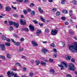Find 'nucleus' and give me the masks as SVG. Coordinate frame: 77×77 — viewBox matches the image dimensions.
I'll return each instance as SVG.
<instances>
[{
	"label": "nucleus",
	"instance_id": "27",
	"mask_svg": "<svg viewBox=\"0 0 77 77\" xmlns=\"http://www.w3.org/2000/svg\"><path fill=\"white\" fill-rule=\"evenodd\" d=\"M2 39L3 40H6V37L5 36V35H3L2 36Z\"/></svg>",
	"mask_w": 77,
	"mask_h": 77
},
{
	"label": "nucleus",
	"instance_id": "39",
	"mask_svg": "<svg viewBox=\"0 0 77 77\" xmlns=\"http://www.w3.org/2000/svg\"><path fill=\"white\" fill-rule=\"evenodd\" d=\"M49 61L51 62H53V59H51V58H50L49 59Z\"/></svg>",
	"mask_w": 77,
	"mask_h": 77
},
{
	"label": "nucleus",
	"instance_id": "9",
	"mask_svg": "<svg viewBox=\"0 0 77 77\" xmlns=\"http://www.w3.org/2000/svg\"><path fill=\"white\" fill-rule=\"evenodd\" d=\"M57 33V30H54V31L52 30L51 32V33L53 35H56Z\"/></svg>",
	"mask_w": 77,
	"mask_h": 77
},
{
	"label": "nucleus",
	"instance_id": "50",
	"mask_svg": "<svg viewBox=\"0 0 77 77\" xmlns=\"http://www.w3.org/2000/svg\"><path fill=\"white\" fill-rule=\"evenodd\" d=\"M17 2H21L23 1V0H16Z\"/></svg>",
	"mask_w": 77,
	"mask_h": 77
},
{
	"label": "nucleus",
	"instance_id": "25",
	"mask_svg": "<svg viewBox=\"0 0 77 77\" xmlns=\"http://www.w3.org/2000/svg\"><path fill=\"white\" fill-rule=\"evenodd\" d=\"M23 31H26V32H28L29 31V29L27 28H23Z\"/></svg>",
	"mask_w": 77,
	"mask_h": 77
},
{
	"label": "nucleus",
	"instance_id": "32",
	"mask_svg": "<svg viewBox=\"0 0 77 77\" xmlns=\"http://www.w3.org/2000/svg\"><path fill=\"white\" fill-rule=\"evenodd\" d=\"M61 3L62 4H65V0H62Z\"/></svg>",
	"mask_w": 77,
	"mask_h": 77
},
{
	"label": "nucleus",
	"instance_id": "10",
	"mask_svg": "<svg viewBox=\"0 0 77 77\" xmlns=\"http://www.w3.org/2000/svg\"><path fill=\"white\" fill-rule=\"evenodd\" d=\"M41 33H42V31H41V30L38 29L37 31L36 35L37 36H39V35Z\"/></svg>",
	"mask_w": 77,
	"mask_h": 77
},
{
	"label": "nucleus",
	"instance_id": "40",
	"mask_svg": "<svg viewBox=\"0 0 77 77\" xmlns=\"http://www.w3.org/2000/svg\"><path fill=\"white\" fill-rule=\"evenodd\" d=\"M45 32H46V33H48V32H49V29H47L45 30Z\"/></svg>",
	"mask_w": 77,
	"mask_h": 77
},
{
	"label": "nucleus",
	"instance_id": "57",
	"mask_svg": "<svg viewBox=\"0 0 77 77\" xmlns=\"http://www.w3.org/2000/svg\"><path fill=\"white\" fill-rule=\"evenodd\" d=\"M11 40L12 42H13V43H15V42H16L15 41H14V39H11Z\"/></svg>",
	"mask_w": 77,
	"mask_h": 77
},
{
	"label": "nucleus",
	"instance_id": "36",
	"mask_svg": "<svg viewBox=\"0 0 77 77\" xmlns=\"http://www.w3.org/2000/svg\"><path fill=\"white\" fill-rule=\"evenodd\" d=\"M50 46L52 47H54V43H52L50 45Z\"/></svg>",
	"mask_w": 77,
	"mask_h": 77
},
{
	"label": "nucleus",
	"instance_id": "6",
	"mask_svg": "<svg viewBox=\"0 0 77 77\" xmlns=\"http://www.w3.org/2000/svg\"><path fill=\"white\" fill-rule=\"evenodd\" d=\"M20 22L21 24H22L23 25H25V24H26V22L25 20H24L23 19H20Z\"/></svg>",
	"mask_w": 77,
	"mask_h": 77
},
{
	"label": "nucleus",
	"instance_id": "52",
	"mask_svg": "<svg viewBox=\"0 0 77 77\" xmlns=\"http://www.w3.org/2000/svg\"><path fill=\"white\" fill-rule=\"evenodd\" d=\"M12 70L13 71H17L18 70V69H12Z\"/></svg>",
	"mask_w": 77,
	"mask_h": 77
},
{
	"label": "nucleus",
	"instance_id": "4",
	"mask_svg": "<svg viewBox=\"0 0 77 77\" xmlns=\"http://www.w3.org/2000/svg\"><path fill=\"white\" fill-rule=\"evenodd\" d=\"M69 69L71 71H75V66L72 63H70L69 65Z\"/></svg>",
	"mask_w": 77,
	"mask_h": 77
},
{
	"label": "nucleus",
	"instance_id": "23",
	"mask_svg": "<svg viewBox=\"0 0 77 77\" xmlns=\"http://www.w3.org/2000/svg\"><path fill=\"white\" fill-rule=\"evenodd\" d=\"M35 11H32L31 12V15H35Z\"/></svg>",
	"mask_w": 77,
	"mask_h": 77
},
{
	"label": "nucleus",
	"instance_id": "49",
	"mask_svg": "<svg viewBox=\"0 0 77 77\" xmlns=\"http://www.w3.org/2000/svg\"><path fill=\"white\" fill-rule=\"evenodd\" d=\"M16 65H18L19 66H21V64H20V63H16Z\"/></svg>",
	"mask_w": 77,
	"mask_h": 77
},
{
	"label": "nucleus",
	"instance_id": "11",
	"mask_svg": "<svg viewBox=\"0 0 77 77\" xmlns=\"http://www.w3.org/2000/svg\"><path fill=\"white\" fill-rule=\"evenodd\" d=\"M65 57L67 60H70L71 58V56L69 55H66Z\"/></svg>",
	"mask_w": 77,
	"mask_h": 77
},
{
	"label": "nucleus",
	"instance_id": "26",
	"mask_svg": "<svg viewBox=\"0 0 77 77\" xmlns=\"http://www.w3.org/2000/svg\"><path fill=\"white\" fill-rule=\"evenodd\" d=\"M40 63V61L39 60H36V65H38Z\"/></svg>",
	"mask_w": 77,
	"mask_h": 77
},
{
	"label": "nucleus",
	"instance_id": "24",
	"mask_svg": "<svg viewBox=\"0 0 77 77\" xmlns=\"http://www.w3.org/2000/svg\"><path fill=\"white\" fill-rule=\"evenodd\" d=\"M0 58L1 59H4V60H5V56H4L0 55Z\"/></svg>",
	"mask_w": 77,
	"mask_h": 77
},
{
	"label": "nucleus",
	"instance_id": "42",
	"mask_svg": "<svg viewBox=\"0 0 77 77\" xmlns=\"http://www.w3.org/2000/svg\"><path fill=\"white\" fill-rule=\"evenodd\" d=\"M71 61L72 62H75V60L74 58H72L71 59Z\"/></svg>",
	"mask_w": 77,
	"mask_h": 77
},
{
	"label": "nucleus",
	"instance_id": "28",
	"mask_svg": "<svg viewBox=\"0 0 77 77\" xmlns=\"http://www.w3.org/2000/svg\"><path fill=\"white\" fill-rule=\"evenodd\" d=\"M15 45H17V46H19L20 45V43H19L18 42H16L15 43Z\"/></svg>",
	"mask_w": 77,
	"mask_h": 77
},
{
	"label": "nucleus",
	"instance_id": "21",
	"mask_svg": "<svg viewBox=\"0 0 77 77\" xmlns=\"http://www.w3.org/2000/svg\"><path fill=\"white\" fill-rule=\"evenodd\" d=\"M62 12L63 14H67L68 11L66 10H63L62 11Z\"/></svg>",
	"mask_w": 77,
	"mask_h": 77
},
{
	"label": "nucleus",
	"instance_id": "16",
	"mask_svg": "<svg viewBox=\"0 0 77 77\" xmlns=\"http://www.w3.org/2000/svg\"><path fill=\"white\" fill-rule=\"evenodd\" d=\"M41 63L42 64V65L44 66H46V63L44 62V61H41Z\"/></svg>",
	"mask_w": 77,
	"mask_h": 77
},
{
	"label": "nucleus",
	"instance_id": "2",
	"mask_svg": "<svg viewBox=\"0 0 77 77\" xmlns=\"http://www.w3.org/2000/svg\"><path fill=\"white\" fill-rule=\"evenodd\" d=\"M9 23L10 26L14 24V27L16 28H18V27H19V23L17 22H13L11 21H9Z\"/></svg>",
	"mask_w": 77,
	"mask_h": 77
},
{
	"label": "nucleus",
	"instance_id": "62",
	"mask_svg": "<svg viewBox=\"0 0 77 77\" xmlns=\"http://www.w3.org/2000/svg\"><path fill=\"white\" fill-rule=\"evenodd\" d=\"M26 68H23V70L24 71H26Z\"/></svg>",
	"mask_w": 77,
	"mask_h": 77
},
{
	"label": "nucleus",
	"instance_id": "35",
	"mask_svg": "<svg viewBox=\"0 0 77 77\" xmlns=\"http://www.w3.org/2000/svg\"><path fill=\"white\" fill-rule=\"evenodd\" d=\"M53 57L54 58H56L57 57V54H55L53 55Z\"/></svg>",
	"mask_w": 77,
	"mask_h": 77
},
{
	"label": "nucleus",
	"instance_id": "58",
	"mask_svg": "<svg viewBox=\"0 0 77 77\" xmlns=\"http://www.w3.org/2000/svg\"><path fill=\"white\" fill-rule=\"evenodd\" d=\"M26 57L25 56H24L23 55L22 56V57L21 58H23V59H26Z\"/></svg>",
	"mask_w": 77,
	"mask_h": 77
},
{
	"label": "nucleus",
	"instance_id": "64",
	"mask_svg": "<svg viewBox=\"0 0 77 77\" xmlns=\"http://www.w3.org/2000/svg\"><path fill=\"white\" fill-rule=\"evenodd\" d=\"M20 51H23V50H24L23 48H20Z\"/></svg>",
	"mask_w": 77,
	"mask_h": 77
},
{
	"label": "nucleus",
	"instance_id": "37",
	"mask_svg": "<svg viewBox=\"0 0 77 77\" xmlns=\"http://www.w3.org/2000/svg\"><path fill=\"white\" fill-rule=\"evenodd\" d=\"M34 4L32 3H31L30 4V7H33L34 6Z\"/></svg>",
	"mask_w": 77,
	"mask_h": 77
},
{
	"label": "nucleus",
	"instance_id": "61",
	"mask_svg": "<svg viewBox=\"0 0 77 77\" xmlns=\"http://www.w3.org/2000/svg\"><path fill=\"white\" fill-rule=\"evenodd\" d=\"M65 23L66 25H68V24H69L68 22H65Z\"/></svg>",
	"mask_w": 77,
	"mask_h": 77
},
{
	"label": "nucleus",
	"instance_id": "53",
	"mask_svg": "<svg viewBox=\"0 0 77 77\" xmlns=\"http://www.w3.org/2000/svg\"><path fill=\"white\" fill-rule=\"evenodd\" d=\"M38 24L41 26H44V24H43V23H38Z\"/></svg>",
	"mask_w": 77,
	"mask_h": 77
},
{
	"label": "nucleus",
	"instance_id": "5",
	"mask_svg": "<svg viewBox=\"0 0 77 77\" xmlns=\"http://www.w3.org/2000/svg\"><path fill=\"white\" fill-rule=\"evenodd\" d=\"M7 74L9 77H11V75L12 76H14L15 74L14 72H12L11 73V71H8Z\"/></svg>",
	"mask_w": 77,
	"mask_h": 77
},
{
	"label": "nucleus",
	"instance_id": "29",
	"mask_svg": "<svg viewBox=\"0 0 77 77\" xmlns=\"http://www.w3.org/2000/svg\"><path fill=\"white\" fill-rule=\"evenodd\" d=\"M60 12L59 11H57V12L56 13V15L57 16H58L59 15H60Z\"/></svg>",
	"mask_w": 77,
	"mask_h": 77
},
{
	"label": "nucleus",
	"instance_id": "43",
	"mask_svg": "<svg viewBox=\"0 0 77 77\" xmlns=\"http://www.w3.org/2000/svg\"><path fill=\"white\" fill-rule=\"evenodd\" d=\"M11 7L13 9H14V10H17V8L16 7H14V6H12Z\"/></svg>",
	"mask_w": 77,
	"mask_h": 77
},
{
	"label": "nucleus",
	"instance_id": "63",
	"mask_svg": "<svg viewBox=\"0 0 77 77\" xmlns=\"http://www.w3.org/2000/svg\"><path fill=\"white\" fill-rule=\"evenodd\" d=\"M38 10L39 11H40L42 9H41V7H38Z\"/></svg>",
	"mask_w": 77,
	"mask_h": 77
},
{
	"label": "nucleus",
	"instance_id": "1",
	"mask_svg": "<svg viewBox=\"0 0 77 77\" xmlns=\"http://www.w3.org/2000/svg\"><path fill=\"white\" fill-rule=\"evenodd\" d=\"M69 49L70 51L72 52L77 51V43H74L73 45H69Z\"/></svg>",
	"mask_w": 77,
	"mask_h": 77
},
{
	"label": "nucleus",
	"instance_id": "33",
	"mask_svg": "<svg viewBox=\"0 0 77 77\" xmlns=\"http://www.w3.org/2000/svg\"><path fill=\"white\" fill-rule=\"evenodd\" d=\"M69 33L70 35H73L74 34V33L72 31H69Z\"/></svg>",
	"mask_w": 77,
	"mask_h": 77
},
{
	"label": "nucleus",
	"instance_id": "19",
	"mask_svg": "<svg viewBox=\"0 0 77 77\" xmlns=\"http://www.w3.org/2000/svg\"><path fill=\"white\" fill-rule=\"evenodd\" d=\"M7 57L8 59H11L12 57L11 56V54H8L7 55Z\"/></svg>",
	"mask_w": 77,
	"mask_h": 77
},
{
	"label": "nucleus",
	"instance_id": "59",
	"mask_svg": "<svg viewBox=\"0 0 77 77\" xmlns=\"http://www.w3.org/2000/svg\"><path fill=\"white\" fill-rule=\"evenodd\" d=\"M39 11L40 13H43V12H44V11H43V10L42 9Z\"/></svg>",
	"mask_w": 77,
	"mask_h": 77
},
{
	"label": "nucleus",
	"instance_id": "14",
	"mask_svg": "<svg viewBox=\"0 0 77 77\" xmlns=\"http://www.w3.org/2000/svg\"><path fill=\"white\" fill-rule=\"evenodd\" d=\"M69 15L70 17H71V18H73V19H75V18H76L75 17V16L74 14H70Z\"/></svg>",
	"mask_w": 77,
	"mask_h": 77
},
{
	"label": "nucleus",
	"instance_id": "47",
	"mask_svg": "<svg viewBox=\"0 0 77 77\" xmlns=\"http://www.w3.org/2000/svg\"><path fill=\"white\" fill-rule=\"evenodd\" d=\"M53 51L55 53H56V52H57V50L55 48H54L53 49Z\"/></svg>",
	"mask_w": 77,
	"mask_h": 77
},
{
	"label": "nucleus",
	"instance_id": "38",
	"mask_svg": "<svg viewBox=\"0 0 77 77\" xmlns=\"http://www.w3.org/2000/svg\"><path fill=\"white\" fill-rule=\"evenodd\" d=\"M9 30L10 31H12V30H13V27H12V26H10V27Z\"/></svg>",
	"mask_w": 77,
	"mask_h": 77
},
{
	"label": "nucleus",
	"instance_id": "20",
	"mask_svg": "<svg viewBox=\"0 0 77 77\" xmlns=\"http://www.w3.org/2000/svg\"><path fill=\"white\" fill-rule=\"evenodd\" d=\"M40 19L41 21H42L43 22H45V20L44 19V18H42V16H41L40 17Z\"/></svg>",
	"mask_w": 77,
	"mask_h": 77
},
{
	"label": "nucleus",
	"instance_id": "12",
	"mask_svg": "<svg viewBox=\"0 0 77 77\" xmlns=\"http://www.w3.org/2000/svg\"><path fill=\"white\" fill-rule=\"evenodd\" d=\"M32 45H33L34 46L36 47L38 46V43H36V42H35V41H32Z\"/></svg>",
	"mask_w": 77,
	"mask_h": 77
},
{
	"label": "nucleus",
	"instance_id": "31",
	"mask_svg": "<svg viewBox=\"0 0 77 77\" xmlns=\"http://www.w3.org/2000/svg\"><path fill=\"white\" fill-rule=\"evenodd\" d=\"M33 22L35 24H37V23H38V22L36 21V20H33Z\"/></svg>",
	"mask_w": 77,
	"mask_h": 77
},
{
	"label": "nucleus",
	"instance_id": "34",
	"mask_svg": "<svg viewBox=\"0 0 77 77\" xmlns=\"http://www.w3.org/2000/svg\"><path fill=\"white\" fill-rule=\"evenodd\" d=\"M57 10L56 8H53L52 9V12H54L55 11H56Z\"/></svg>",
	"mask_w": 77,
	"mask_h": 77
},
{
	"label": "nucleus",
	"instance_id": "44",
	"mask_svg": "<svg viewBox=\"0 0 77 77\" xmlns=\"http://www.w3.org/2000/svg\"><path fill=\"white\" fill-rule=\"evenodd\" d=\"M61 19L62 20H65V19H66V18L65 17H61Z\"/></svg>",
	"mask_w": 77,
	"mask_h": 77
},
{
	"label": "nucleus",
	"instance_id": "7",
	"mask_svg": "<svg viewBox=\"0 0 77 77\" xmlns=\"http://www.w3.org/2000/svg\"><path fill=\"white\" fill-rule=\"evenodd\" d=\"M0 48L2 50V51H4L5 50L6 48H5V46L4 44H2L0 45Z\"/></svg>",
	"mask_w": 77,
	"mask_h": 77
},
{
	"label": "nucleus",
	"instance_id": "54",
	"mask_svg": "<svg viewBox=\"0 0 77 77\" xmlns=\"http://www.w3.org/2000/svg\"><path fill=\"white\" fill-rule=\"evenodd\" d=\"M14 37H15V38H17L18 36V35L17 34H15L14 35Z\"/></svg>",
	"mask_w": 77,
	"mask_h": 77
},
{
	"label": "nucleus",
	"instance_id": "8",
	"mask_svg": "<svg viewBox=\"0 0 77 77\" xmlns=\"http://www.w3.org/2000/svg\"><path fill=\"white\" fill-rule=\"evenodd\" d=\"M31 32L32 31H34L35 30V28L34 26H33L32 25H30L29 26Z\"/></svg>",
	"mask_w": 77,
	"mask_h": 77
},
{
	"label": "nucleus",
	"instance_id": "46",
	"mask_svg": "<svg viewBox=\"0 0 77 77\" xmlns=\"http://www.w3.org/2000/svg\"><path fill=\"white\" fill-rule=\"evenodd\" d=\"M30 62L32 64H33V63H34V60H32L30 61Z\"/></svg>",
	"mask_w": 77,
	"mask_h": 77
},
{
	"label": "nucleus",
	"instance_id": "45",
	"mask_svg": "<svg viewBox=\"0 0 77 77\" xmlns=\"http://www.w3.org/2000/svg\"><path fill=\"white\" fill-rule=\"evenodd\" d=\"M24 41V39L23 38H22L20 39V41L23 42V41Z\"/></svg>",
	"mask_w": 77,
	"mask_h": 77
},
{
	"label": "nucleus",
	"instance_id": "13",
	"mask_svg": "<svg viewBox=\"0 0 77 77\" xmlns=\"http://www.w3.org/2000/svg\"><path fill=\"white\" fill-rule=\"evenodd\" d=\"M48 50H47V49L44 48H43L42 50V53H44V54H45V53L47 52V51H48Z\"/></svg>",
	"mask_w": 77,
	"mask_h": 77
},
{
	"label": "nucleus",
	"instance_id": "22",
	"mask_svg": "<svg viewBox=\"0 0 77 77\" xmlns=\"http://www.w3.org/2000/svg\"><path fill=\"white\" fill-rule=\"evenodd\" d=\"M34 75V74L33 72L30 73L29 76L30 77H33V76Z\"/></svg>",
	"mask_w": 77,
	"mask_h": 77
},
{
	"label": "nucleus",
	"instance_id": "15",
	"mask_svg": "<svg viewBox=\"0 0 77 77\" xmlns=\"http://www.w3.org/2000/svg\"><path fill=\"white\" fill-rule=\"evenodd\" d=\"M11 8L9 7H6L5 8V10L6 11H11Z\"/></svg>",
	"mask_w": 77,
	"mask_h": 77
},
{
	"label": "nucleus",
	"instance_id": "60",
	"mask_svg": "<svg viewBox=\"0 0 77 77\" xmlns=\"http://www.w3.org/2000/svg\"><path fill=\"white\" fill-rule=\"evenodd\" d=\"M76 3H77V1H75L73 2V4L75 5H76Z\"/></svg>",
	"mask_w": 77,
	"mask_h": 77
},
{
	"label": "nucleus",
	"instance_id": "18",
	"mask_svg": "<svg viewBox=\"0 0 77 77\" xmlns=\"http://www.w3.org/2000/svg\"><path fill=\"white\" fill-rule=\"evenodd\" d=\"M5 45L7 46V47H9L11 46V43H10L7 42L5 43Z\"/></svg>",
	"mask_w": 77,
	"mask_h": 77
},
{
	"label": "nucleus",
	"instance_id": "51",
	"mask_svg": "<svg viewBox=\"0 0 77 77\" xmlns=\"http://www.w3.org/2000/svg\"><path fill=\"white\" fill-rule=\"evenodd\" d=\"M6 40L8 42H11V40H10V39L8 38H7Z\"/></svg>",
	"mask_w": 77,
	"mask_h": 77
},
{
	"label": "nucleus",
	"instance_id": "17",
	"mask_svg": "<svg viewBox=\"0 0 77 77\" xmlns=\"http://www.w3.org/2000/svg\"><path fill=\"white\" fill-rule=\"evenodd\" d=\"M50 73H51V74H54V72L55 71L54 70V69H50Z\"/></svg>",
	"mask_w": 77,
	"mask_h": 77
},
{
	"label": "nucleus",
	"instance_id": "41",
	"mask_svg": "<svg viewBox=\"0 0 77 77\" xmlns=\"http://www.w3.org/2000/svg\"><path fill=\"white\" fill-rule=\"evenodd\" d=\"M14 77H20L19 76H18L17 74L15 73L14 75Z\"/></svg>",
	"mask_w": 77,
	"mask_h": 77
},
{
	"label": "nucleus",
	"instance_id": "3",
	"mask_svg": "<svg viewBox=\"0 0 77 77\" xmlns=\"http://www.w3.org/2000/svg\"><path fill=\"white\" fill-rule=\"evenodd\" d=\"M63 65H64V66L66 67H67V64L64 62H62L60 65L59 64H58V66L59 67H61V70L64 69V67Z\"/></svg>",
	"mask_w": 77,
	"mask_h": 77
},
{
	"label": "nucleus",
	"instance_id": "55",
	"mask_svg": "<svg viewBox=\"0 0 77 77\" xmlns=\"http://www.w3.org/2000/svg\"><path fill=\"white\" fill-rule=\"evenodd\" d=\"M67 77H72L71 75L70 74H68L67 75Z\"/></svg>",
	"mask_w": 77,
	"mask_h": 77
},
{
	"label": "nucleus",
	"instance_id": "30",
	"mask_svg": "<svg viewBox=\"0 0 77 77\" xmlns=\"http://www.w3.org/2000/svg\"><path fill=\"white\" fill-rule=\"evenodd\" d=\"M23 13H24V14L26 15L27 14V11L26 10L23 11Z\"/></svg>",
	"mask_w": 77,
	"mask_h": 77
},
{
	"label": "nucleus",
	"instance_id": "48",
	"mask_svg": "<svg viewBox=\"0 0 77 77\" xmlns=\"http://www.w3.org/2000/svg\"><path fill=\"white\" fill-rule=\"evenodd\" d=\"M13 16L15 17H18V15L17 14H13Z\"/></svg>",
	"mask_w": 77,
	"mask_h": 77
},
{
	"label": "nucleus",
	"instance_id": "56",
	"mask_svg": "<svg viewBox=\"0 0 77 77\" xmlns=\"http://www.w3.org/2000/svg\"><path fill=\"white\" fill-rule=\"evenodd\" d=\"M29 2V0H25L24 1V2L25 3H27Z\"/></svg>",
	"mask_w": 77,
	"mask_h": 77
}]
</instances>
